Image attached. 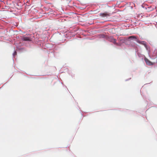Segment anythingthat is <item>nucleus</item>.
Wrapping results in <instances>:
<instances>
[{
	"label": "nucleus",
	"mask_w": 157,
	"mask_h": 157,
	"mask_svg": "<svg viewBox=\"0 0 157 157\" xmlns=\"http://www.w3.org/2000/svg\"><path fill=\"white\" fill-rule=\"evenodd\" d=\"M144 60L146 64L148 65H152L154 64V63L151 62V61H150L147 58H144Z\"/></svg>",
	"instance_id": "2"
},
{
	"label": "nucleus",
	"mask_w": 157,
	"mask_h": 157,
	"mask_svg": "<svg viewBox=\"0 0 157 157\" xmlns=\"http://www.w3.org/2000/svg\"><path fill=\"white\" fill-rule=\"evenodd\" d=\"M110 13H108L107 12H105L104 13H100L99 14L100 16L102 17H108L110 16Z\"/></svg>",
	"instance_id": "1"
},
{
	"label": "nucleus",
	"mask_w": 157,
	"mask_h": 157,
	"mask_svg": "<svg viewBox=\"0 0 157 157\" xmlns=\"http://www.w3.org/2000/svg\"><path fill=\"white\" fill-rule=\"evenodd\" d=\"M111 41L114 44H116V45H117L116 43V40L115 39H114V38H112L111 39Z\"/></svg>",
	"instance_id": "5"
},
{
	"label": "nucleus",
	"mask_w": 157,
	"mask_h": 157,
	"mask_svg": "<svg viewBox=\"0 0 157 157\" xmlns=\"http://www.w3.org/2000/svg\"><path fill=\"white\" fill-rule=\"evenodd\" d=\"M136 41L138 43H139L141 44H142L145 46L146 47H147V45L145 43V42L144 41H140L139 40H136Z\"/></svg>",
	"instance_id": "4"
},
{
	"label": "nucleus",
	"mask_w": 157,
	"mask_h": 157,
	"mask_svg": "<svg viewBox=\"0 0 157 157\" xmlns=\"http://www.w3.org/2000/svg\"><path fill=\"white\" fill-rule=\"evenodd\" d=\"M23 40L24 41H31L32 39L29 36H24L23 38Z\"/></svg>",
	"instance_id": "3"
},
{
	"label": "nucleus",
	"mask_w": 157,
	"mask_h": 157,
	"mask_svg": "<svg viewBox=\"0 0 157 157\" xmlns=\"http://www.w3.org/2000/svg\"><path fill=\"white\" fill-rule=\"evenodd\" d=\"M128 39H137L136 36H129L128 37Z\"/></svg>",
	"instance_id": "6"
},
{
	"label": "nucleus",
	"mask_w": 157,
	"mask_h": 157,
	"mask_svg": "<svg viewBox=\"0 0 157 157\" xmlns=\"http://www.w3.org/2000/svg\"><path fill=\"white\" fill-rule=\"evenodd\" d=\"M16 54H17L16 52V51H15L13 53V56H14L16 55Z\"/></svg>",
	"instance_id": "7"
}]
</instances>
